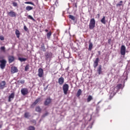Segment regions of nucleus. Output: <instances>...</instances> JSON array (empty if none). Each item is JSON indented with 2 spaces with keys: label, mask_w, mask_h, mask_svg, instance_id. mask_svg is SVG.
<instances>
[{
  "label": "nucleus",
  "mask_w": 130,
  "mask_h": 130,
  "mask_svg": "<svg viewBox=\"0 0 130 130\" xmlns=\"http://www.w3.org/2000/svg\"><path fill=\"white\" fill-rule=\"evenodd\" d=\"M124 85H122L121 84H118L116 87H113L111 88L110 91V99H111L116 93H117V91L119 90V89H123Z\"/></svg>",
  "instance_id": "1"
},
{
  "label": "nucleus",
  "mask_w": 130,
  "mask_h": 130,
  "mask_svg": "<svg viewBox=\"0 0 130 130\" xmlns=\"http://www.w3.org/2000/svg\"><path fill=\"white\" fill-rule=\"evenodd\" d=\"M95 23L96 21H95V19L92 18L90 19L89 24V28L90 29V30H93L94 28H95Z\"/></svg>",
  "instance_id": "2"
},
{
  "label": "nucleus",
  "mask_w": 130,
  "mask_h": 130,
  "mask_svg": "<svg viewBox=\"0 0 130 130\" xmlns=\"http://www.w3.org/2000/svg\"><path fill=\"white\" fill-rule=\"evenodd\" d=\"M0 68L1 70L5 69L6 68V64H7V60L5 59L0 60Z\"/></svg>",
  "instance_id": "3"
},
{
  "label": "nucleus",
  "mask_w": 130,
  "mask_h": 130,
  "mask_svg": "<svg viewBox=\"0 0 130 130\" xmlns=\"http://www.w3.org/2000/svg\"><path fill=\"white\" fill-rule=\"evenodd\" d=\"M69 84H64L63 85L62 89H63V91L64 95H67V94H68V91H69Z\"/></svg>",
  "instance_id": "4"
},
{
  "label": "nucleus",
  "mask_w": 130,
  "mask_h": 130,
  "mask_svg": "<svg viewBox=\"0 0 130 130\" xmlns=\"http://www.w3.org/2000/svg\"><path fill=\"white\" fill-rule=\"evenodd\" d=\"M8 15L12 18H16L17 17V13L13 11L8 12Z\"/></svg>",
  "instance_id": "5"
},
{
  "label": "nucleus",
  "mask_w": 130,
  "mask_h": 130,
  "mask_svg": "<svg viewBox=\"0 0 130 130\" xmlns=\"http://www.w3.org/2000/svg\"><path fill=\"white\" fill-rule=\"evenodd\" d=\"M38 76L39 78H42L43 77V69L42 68L39 69Z\"/></svg>",
  "instance_id": "6"
},
{
  "label": "nucleus",
  "mask_w": 130,
  "mask_h": 130,
  "mask_svg": "<svg viewBox=\"0 0 130 130\" xmlns=\"http://www.w3.org/2000/svg\"><path fill=\"white\" fill-rule=\"evenodd\" d=\"M120 53L121 55H125V46L124 45L121 46Z\"/></svg>",
  "instance_id": "7"
},
{
  "label": "nucleus",
  "mask_w": 130,
  "mask_h": 130,
  "mask_svg": "<svg viewBox=\"0 0 130 130\" xmlns=\"http://www.w3.org/2000/svg\"><path fill=\"white\" fill-rule=\"evenodd\" d=\"M45 56L46 57V59H48V58H51L52 57V53L47 52L45 54Z\"/></svg>",
  "instance_id": "8"
},
{
  "label": "nucleus",
  "mask_w": 130,
  "mask_h": 130,
  "mask_svg": "<svg viewBox=\"0 0 130 130\" xmlns=\"http://www.w3.org/2000/svg\"><path fill=\"white\" fill-rule=\"evenodd\" d=\"M21 93L22 95H27V94H28L27 88H24L21 89Z\"/></svg>",
  "instance_id": "9"
},
{
  "label": "nucleus",
  "mask_w": 130,
  "mask_h": 130,
  "mask_svg": "<svg viewBox=\"0 0 130 130\" xmlns=\"http://www.w3.org/2000/svg\"><path fill=\"white\" fill-rule=\"evenodd\" d=\"M4 88H6V81H2L0 82V89H4Z\"/></svg>",
  "instance_id": "10"
},
{
  "label": "nucleus",
  "mask_w": 130,
  "mask_h": 130,
  "mask_svg": "<svg viewBox=\"0 0 130 130\" xmlns=\"http://www.w3.org/2000/svg\"><path fill=\"white\" fill-rule=\"evenodd\" d=\"M40 98H38L31 105V108H33L40 101Z\"/></svg>",
  "instance_id": "11"
},
{
  "label": "nucleus",
  "mask_w": 130,
  "mask_h": 130,
  "mask_svg": "<svg viewBox=\"0 0 130 130\" xmlns=\"http://www.w3.org/2000/svg\"><path fill=\"white\" fill-rule=\"evenodd\" d=\"M51 103V99H50V98H48L45 101L44 104L45 105H46V106H47V105H49V104H50Z\"/></svg>",
  "instance_id": "12"
},
{
  "label": "nucleus",
  "mask_w": 130,
  "mask_h": 130,
  "mask_svg": "<svg viewBox=\"0 0 130 130\" xmlns=\"http://www.w3.org/2000/svg\"><path fill=\"white\" fill-rule=\"evenodd\" d=\"M15 98V93L12 92L9 96V102H11L13 99Z\"/></svg>",
  "instance_id": "13"
},
{
  "label": "nucleus",
  "mask_w": 130,
  "mask_h": 130,
  "mask_svg": "<svg viewBox=\"0 0 130 130\" xmlns=\"http://www.w3.org/2000/svg\"><path fill=\"white\" fill-rule=\"evenodd\" d=\"M98 62H99V58H96L93 62V68H96L98 66Z\"/></svg>",
  "instance_id": "14"
},
{
  "label": "nucleus",
  "mask_w": 130,
  "mask_h": 130,
  "mask_svg": "<svg viewBox=\"0 0 130 130\" xmlns=\"http://www.w3.org/2000/svg\"><path fill=\"white\" fill-rule=\"evenodd\" d=\"M11 73L12 74H15V73H18V69H17V67H14L11 68Z\"/></svg>",
  "instance_id": "15"
},
{
  "label": "nucleus",
  "mask_w": 130,
  "mask_h": 130,
  "mask_svg": "<svg viewBox=\"0 0 130 130\" xmlns=\"http://www.w3.org/2000/svg\"><path fill=\"white\" fill-rule=\"evenodd\" d=\"M97 72L99 75H101V74H102V66L99 65Z\"/></svg>",
  "instance_id": "16"
},
{
  "label": "nucleus",
  "mask_w": 130,
  "mask_h": 130,
  "mask_svg": "<svg viewBox=\"0 0 130 130\" xmlns=\"http://www.w3.org/2000/svg\"><path fill=\"white\" fill-rule=\"evenodd\" d=\"M58 83L59 84V85H62V84H63L64 82V79H63V77H60L58 79Z\"/></svg>",
  "instance_id": "17"
},
{
  "label": "nucleus",
  "mask_w": 130,
  "mask_h": 130,
  "mask_svg": "<svg viewBox=\"0 0 130 130\" xmlns=\"http://www.w3.org/2000/svg\"><path fill=\"white\" fill-rule=\"evenodd\" d=\"M14 59H15V58L14 57V56H9V62H10V63H11V62H13Z\"/></svg>",
  "instance_id": "18"
},
{
  "label": "nucleus",
  "mask_w": 130,
  "mask_h": 130,
  "mask_svg": "<svg viewBox=\"0 0 130 130\" xmlns=\"http://www.w3.org/2000/svg\"><path fill=\"white\" fill-rule=\"evenodd\" d=\"M15 34H16L17 38H20V31H19V30L16 29V30H15Z\"/></svg>",
  "instance_id": "19"
},
{
  "label": "nucleus",
  "mask_w": 130,
  "mask_h": 130,
  "mask_svg": "<svg viewBox=\"0 0 130 130\" xmlns=\"http://www.w3.org/2000/svg\"><path fill=\"white\" fill-rule=\"evenodd\" d=\"M101 23L105 25L106 24V21H105V16H103L102 19L101 20Z\"/></svg>",
  "instance_id": "20"
},
{
  "label": "nucleus",
  "mask_w": 130,
  "mask_h": 130,
  "mask_svg": "<svg viewBox=\"0 0 130 130\" xmlns=\"http://www.w3.org/2000/svg\"><path fill=\"white\" fill-rule=\"evenodd\" d=\"M41 110L42 109L40 106H37L36 107V111H37V112H41Z\"/></svg>",
  "instance_id": "21"
},
{
  "label": "nucleus",
  "mask_w": 130,
  "mask_h": 130,
  "mask_svg": "<svg viewBox=\"0 0 130 130\" xmlns=\"http://www.w3.org/2000/svg\"><path fill=\"white\" fill-rule=\"evenodd\" d=\"M25 10L26 11H31L32 10H33V7H31V6H27L26 8H25Z\"/></svg>",
  "instance_id": "22"
},
{
  "label": "nucleus",
  "mask_w": 130,
  "mask_h": 130,
  "mask_svg": "<svg viewBox=\"0 0 130 130\" xmlns=\"http://www.w3.org/2000/svg\"><path fill=\"white\" fill-rule=\"evenodd\" d=\"M19 60H20V61H21V62H23V61H26V60H27L26 58H22V57H19L18 58Z\"/></svg>",
  "instance_id": "23"
},
{
  "label": "nucleus",
  "mask_w": 130,
  "mask_h": 130,
  "mask_svg": "<svg viewBox=\"0 0 130 130\" xmlns=\"http://www.w3.org/2000/svg\"><path fill=\"white\" fill-rule=\"evenodd\" d=\"M30 113H28V112H26L24 114V117H25V118H29L30 117Z\"/></svg>",
  "instance_id": "24"
},
{
  "label": "nucleus",
  "mask_w": 130,
  "mask_h": 130,
  "mask_svg": "<svg viewBox=\"0 0 130 130\" xmlns=\"http://www.w3.org/2000/svg\"><path fill=\"white\" fill-rule=\"evenodd\" d=\"M92 47H93V44L92 43H89L88 50H90V51L92 50Z\"/></svg>",
  "instance_id": "25"
},
{
  "label": "nucleus",
  "mask_w": 130,
  "mask_h": 130,
  "mask_svg": "<svg viewBox=\"0 0 130 130\" xmlns=\"http://www.w3.org/2000/svg\"><path fill=\"white\" fill-rule=\"evenodd\" d=\"M81 94H82V90L79 89L77 91V96L79 97V96L81 95Z\"/></svg>",
  "instance_id": "26"
},
{
  "label": "nucleus",
  "mask_w": 130,
  "mask_h": 130,
  "mask_svg": "<svg viewBox=\"0 0 130 130\" xmlns=\"http://www.w3.org/2000/svg\"><path fill=\"white\" fill-rule=\"evenodd\" d=\"M69 18L71 19V20H72V21H75V16L72 15H69Z\"/></svg>",
  "instance_id": "27"
},
{
  "label": "nucleus",
  "mask_w": 130,
  "mask_h": 130,
  "mask_svg": "<svg viewBox=\"0 0 130 130\" xmlns=\"http://www.w3.org/2000/svg\"><path fill=\"white\" fill-rule=\"evenodd\" d=\"M41 48L42 49L43 51H46V49H45V46H44V44H43L41 45Z\"/></svg>",
  "instance_id": "28"
},
{
  "label": "nucleus",
  "mask_w": 130,
  "mask_h": 130,
  "mask_svg": "<svg viewBox=\"0 0 130 130\" xmlns=\"http://www.w3.org/2000/svg\"><path fill=\"white\" fill-rule=\"evenodd\" d=\"M93 98L92 97L91 95H89L87 98V102H90L91 100H92Z\"/></svg>",
  "instance_id": "29"
},
{
  "label": "nucleus",
  "mask_w": 130,
  "mask_h": 130,
  "mask_svg": "<svg viewBox=\"0 0 130 130\" xmlns=\"http://www.w3.org/2000/svg\"><path fill=\"white\" fill-rule=\"evenodd\" d=\"M123 3V2L122 1H120L119 3L116 4V7H120L121 6H122V3Z\"/></svg>",
  "instance_id": "30"
},
{
  "label": "nucleus",
  "mask_w": 130,
  "mask_h": 130,
  "mask_svg": "<svg viewBox=\"0 0 130 130\" xmlns=\"http://www.w3.org/2000/svg\"><path fill=\"white\" fill-rule=\"evenodd\" d=\"M27 18L28 19H29V20H32V21H35V19L33 18V17H32V16L31 15H28Z\"/></svg>",
  "instance_id": "31"
},
{
  "label": "nucleus",
  "mask_w": 130,
  "mask_h": 130,
  "mask_svg": "<svg viewBox=\"0 0 130 130\" xmlns=\"http://www.w3.org/2000/svg\"><path fill=\"white\" fill-rule=\"evenodd\" d=\"M50 36H51V31H49L47 34V37L48 39L50 38Z\"/></svg>",
  "instance_id": "32"
},
{
  "label": "nucleus",
  "mask_w": 130,
  "mask_h": 130,
  "mask_svg": "<svg viewBox=\"0 0 130 130\" xmlns=\"http://www.w3.org/2000/svg\"><path fill=\"white\" fill-rule=\"evenodd\" d=\"M0 49L2 51H3V52H6V47H5V46L1 47Z\"/></svg>",
  "instance_id": "33"
},
{
  "label": "nucleus",
  "mask_w": 130,
  "mask_h": 130,
  "mask_svg": "<svg viewBox=\"0 0 130 130\" xmlns=\"http://www.w3.org/2000/svg\"><path fill=\"white\" fill-rule=\"evenodd\" d=\"M24 4H26L27 5H32V6H34V3L31 2H26L24 3Z\"/></svg>",
  "instance_id": "34"
},
{
  "label": "nucleus",
  "mask_w": 130,
  "mask_h": 130,
  "mask_svg": "<svg viewBox=\"0 0 130 130\" xmlns=\"http://www.w3.org/2000/svg\"><path fill=\"white\" fill-rule=\"evenodd\" d=\"M28 70H29V64H27L26 65L24 70L25 72H27V71H28Z\"/></svg>",
  "instance_id": "35"
},
{
  "label": "nucleus",
  "mask_w": 130,
  "mask_h": 130,
  "mask_svg": "<svg viewBox=\"0 0 130 130\" xmlns=\"http://www.w3.org/2000/svg\"><path fill=\"white\" fill-rule=\"evenodd\" d=\"M28 130H35V127L33 126H30L28 127Z\"/></svg>",
  "instance_id": "36"
},
{
  "label": "nucleus",
  "mask_w": 130,
  "mask_h": 130,
  "mask_svg": "<svg viewBox=\"0 0 130 130\" xmlns=\"http://www.w3.org/2000/svg\"><path fill=\"white\" fill-rule=\"evenodd\" d=\"M18 82L20 83V84H24V83H25V80H19Z\"/></svg>",
  "instance_id": "37"
},
{
  "label": "nucleus",
  "mask_w": 130,
  "mask_h": 130,
  "mask_svg": "<svg viewBox=\"0 0 130 130\" xmlns=\"http://www.w3.org/2000/svg\"><path fill=\"white\" fill-rule=\"evenodd\" d=\"M13 7H17L18 6V4L16 2H13Z\"/></svg>",
  "instance_id": "38"
},
{
  "label": "nucleus",
  "mask_w": 130,
  "mask_h": 130,
  "mask_svg": "<svg viewBox=\"0 0 130 130\" xmlns=\"http://www.w3.org/2000/svg\"><path fill=\"white\" fill-rule=\"evenodd\" d=\"M0 40H5V38L3 36H0Z\"/></svg>",
  "instance_id": "39"
},
{
  "label": "nucleus",
  "mask_w": 130,
  "mask_h": 130,
  "mask_svg": "<svg viewBox=\"0 0 130 130\" xmlns=\"http://www.w3.org/2000/svg\"><path fill=\"white\" fill-rule=\"evenodd\" d=\"M48 115V113H46L45 114H44L43 116H42V117H45V116Z\"/></svg>",
  "instance_id": "40"
},
{
  "label": "nucleus",
  "mask_w": 130,
  "mask_h": 130,
  "mask_svg": "<svg viewBox=\"0 0 130 130\" xmlns=\"http://www.w3.org/2000/svg\"><path fill=\"white\" fill-rule=\"evenodd\" d=\"M24 29L25 31H27V30H28V28H27V26H26V25H24Z\"/></svg>",
  "instance_id": "41"
},
{
  "label": "nucleus",
  "mask_w": 130,
  "mask_h": 130,
  "mask_svg": "<svg viewBox=\"0 0 130 130\" xmlns=\"http://www.w3.org/2000/svg\"><path fill=\"white\" fill-rule=\"evenodd\" d=\"M98 18H100V14H98Z\"/></svg>",
  "instance_id": "42"
},
{
  "label": "nucleus",
  "mask_w": 130,
  "mask_h": 130,
  "mask_svg": "<svg viewBox=\"0 0 130 130\" xmlns=\"http://www.w3.org/2000/svg\"><path fill=\"white\" fill-rule=\"evenodd\" d=\"M45 32H48V29H45Z\"/></svg>",
  "instance_id": "43"
},
{
  "label": "nucleus",
  "mask_w": 130,
  "mask_h": 130,
  "mask_svg": "<svg viewBox=\"0 0 130 130\" xmlns=\"http://www.w3.org/2000/svg\"><path fill=\"white\" fill-rule=\"evenodd\" d=\"M2 124H0V128H2Z\"/></svg>",
  "instance_id": "44"
},
{
  "label": "nucleus",
  "mask_w": 130,
  "mask_h": 130,
  "mask_svg": "<svg viewBox=\"0 0 130 130\" xmlns=\"http://www.w3.org/2000/svg\"><path fill=\"white\" fill-rule=\"evenodd\" d=\"M110 41H111V39L109 40H108V43H109L110 42Z\"/></svg>",
  "instance_id": "45"
},
{
  "label": "nucleus",
  "mask_w": 130,
  "mask_h": 130,
  "mask_svg": "<svg viewBox=\"0 0 130 130\" xmlns=\"http://www.w3.org/2000/svg\"><path fill=\"white\" fill-rule=\"evenodd\" d=\"M98 52H99V54L100 55V53H101L100 51H99Z\"/></svg>",
  "instance_id": "46"
},
{
  "label": "nucleus",
  "mask_w": 130,
  "mask_h": 130,
  "mask_svg": "<svg viewBox=\"0 0 130 130\" xmlns=\"http://www.w3.org/2000/svg\"><path fill=\"white\" fill-rule=\"evenodd\" d=\"M75 7L77 8V4H75Z\"/></svg>",
  "instance_id": "47"
},
{
  "label": "nucleus",
  "mask_w": 130,
  "mask_h": 130,
  "mask_svg": "<svg viewBox=\"0 0 130 130\" xmlns=\"http://www.w3.org/2000/svg\"><path fill=\"white\" fill-rule=\"evenodd\" d=\"M100 102H99L98 103V104H99V103H100Z\"/></svg>",
  "instance_id": "48"
},
{
  "label": "nucleus",
  "mask_w": 130,
  "mask_h": 130,
  "mask_svg": "<svg viewBox=\"0 0 130 130\" xmlns=\"http://www.w3.org/2000/svg\"><path fill=\"white\" fill-rule=\"evenodd\" d=\"M51 9H53V7H52Z\"/></svg>",
  "instance_id": "49"
},
{
  "label": "nucleus",
  "mask_w": 130,
  "mask_h": 130,
  "mask_svg": "<svg viewBox=\"0 0 130 130\" xmlns=\"http://www.w3.org/2000/svg\"><path fill=\"white\" fill-rule=\"evenodd\" d=\"M90 128H92V126L90 127Z\"/></svg>",
  "instance_id": "50"
}]
</instances>
